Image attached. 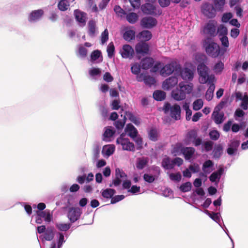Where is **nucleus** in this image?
Here are the masks:
<instances>
[{
    "mask_svg": "<svg viewBox=\"0 0 248 248\" xmlns=\"http://www.w3.org/2000/svg\"><path fill=\"white\" fill-rule=\"evenodd\" d=\"M191 183L189 182H187L182 184L179 187V189L182 192H186L191 190Z\"/></svg>",
    "mask_w": 248,
    "mask_h": 248,
    "instance_id": "obj_37",
    "label": "nucleus"
},
{
    "mask_svg": "<svg viewBox=\"0 0 248 248\" xmlns=\"http://www.w3.org/2000/svg\"><path fill=\"white\" fill-rule=\"evenodd\" d=\"M103 79L106 82H110L113 80V78L109 72H106L104 75Z\"/></svg>",
    "mask_w": 248,
    "mask_h": 248,
    "instance_id": "obj_63",
    "label": "nucleus"
},
{
    "mask_svg": "<svg viewBox=\"0 0 248 248\" xmlns=\"http://www.w3.org/2000/svg\"><path fill=\"white\" fill-rule=\"evenodd\" d=\"M114 11L118 16H123L126 14L125 11L119 5L115 6Z\"/></svg>",
    "mask_w": 248,
    "mask_h": 248,
    "instance_id": "obj_53",
    "label": "nucleus"
},
{
    "mask_svg": "<svg viewBox=\"0 0 248 248\" xmlns=\"http://www.w3.org/2000/svg\"><path fill=\"white\" fill-rule=\"evenodd\" d=\"M127 175L122 170L119 168H116L115 169V178L112 181V184L109 185V187H112L113 185L115 186H119L122 183V179L126 178Z\"/></svg>",
    "mask_w": 248,
    "mask_h": 248,
    "instance_id": "obj_8",
    "label": "nucleus"
},
{
    "mask_svg": "<svg viewBox=\"0 0 248 248\" xmlns=\"http://www.w3.org/2000/svg\"><path fill=\"white\" fill-rule=\"evenodd\" d=\"M157 24V20L153 16H145L140 21V25L143 28L151 29Z\"/></svg>",
    "mask_w": 248,
    "mask_h": 248,
    "instance_id": "obj_9",
    "label": "nucleus"
},
{
    "mask_svg": "<svg viewBox=\"0 0 248 248\" xmlns=\"http://www.w3.org/2000/svg\"><path fill=\"white\" fill-rule=\"evenodd\" d=\"M217 33L219 37L226 36L228 33V30L224 25H220L217 28Z\"/></svg>",
    "mask_w": 248,
    "mask_h": 248,
    "instance_id": "obj_39",
    "label": "nucleus"
},
{
    "mask_svg": "<svg viewBox=\"0 0 248 248\" xmlns=\"http://www.w3.org/2000/svg\"><path fill=\"white\" fill-rule=\"evenodd\" d=\"M148 160L146 158H139L136 163V167L139 170H142L148 164Z\"/></svg>",
    "mask_w": 248,
    "mask_h": 248,
    "instance_id": "obj_30",
    "label": "nucleus"
},
{
    "mask_svg": "<svg viewBox=\"0 0 248 248\" xmlns=\"http://www.w3.org/2000/svg\"><path fill=\"white\" fill-rule=\"evenodd\" d=\"M108 56L109 58H111L114 55L115 47L113 42L108 44L107 47Z\"/></svg>",
    "mask_w": 248,
    "mask_h": 248,
    "instance_id": "obj_40",
    "label": "nucleus"
},
{
    "mask_svg": "<svg viewBox=\"0 0 248 248\" xmlns=\"http://www.w3.org/2000/svg\"><path fill=\"white\" fill-rule=\"evenodd\" d=\"M142 12L146 15H150L152 16L160 15L161 13L159 10L151 3H145L141 7Z\"/></svg>",
    "mask_w": 248,
    "mask_h": 248,
    "instance_id": "obj_7",
    "label": "nucleus"
},
{
    "mask_svg": "<svg viewBox=\"0 0 248 248\" xmlns=\"http://www.w3.org/2000/svg\"><path fill=\"white\" fill-rule=\"evenodd\" d=\"M75 17L80 26L83 27L86 25V16H75Z\"/></svg>",
    "mask_w": 248,
    "mask_h": 248,
    "instance_id": "obj_60",
    "label": "nucleus"
},
{
    "mask_svg": "<svg viewBox=\"0 0 248 248\" xmlns=\"http://www.w3.org/2000/svg\"><path fill=\"white\" fill-rule=\"evenodd\" d=\"M216 24V22L214 21H209L204 27V32L211 36H215L217 35Z\"/></svg>",
    "mask_w": 248,
    "mask_h": 248,
    "instance_id": "obj_12",
    "label": "nucleus"
},
{
    "mask_svg": "<svg viewBox=\"0 0 248 248\" xmlns=\"http://www.w3.org/2000/svg\"><path fill=\"white\" fill-rule=\"evenodd\" d=\"M81 214L82 211L79 208L72 207L68 210L67 217L72 223H74L80 218Z\"/></svg>",
    "mask_w": 248,
    "mask_h": 248,
    "instance_id": "obj_6",
    "label": "nucleus"
},
{
    "mask_svg": "<svg viewBox=\"0 0 248 248\" xmlns=\"http://www.w3.org/2000/svg\"><path fill=\"white\" fill-rule=\"evenodd\" d=\"M144 180L148 183H151L155 181L154 177L148 174H144L143 175Z\"/></svg>",
    "mask_w": 248,
    "mask_h": 248,
    "instance_id": "obj_64",
    "label": "nucleus"
},
{
    "mask_svg": "<svg viewBox=\"0 0 248 248\" xmlns=\"http://www.w3.org/2000/svg\"><path fill=\"white\" fill-rule=\"evenodd\" d=\"M135 37V31L131 30L126 31L123 35L124 39L128 42H130L134 39Z\"/></svg>",
    "mask_w": 248,
    "mask_h": 248,
    "instance_id": "obj_27",
    "label": "nucleus"
},
{
    "mask_svg": "<svg viewBox=\"0 0 248 248\" xmlns=\"http://www.w3.org/2000/svg\"><path fill=\"white\" fill-rule=\"evenodd\" d=\"M206 213L214 220L216 222L219 221V217L218 213L215 212H210L208 210H206Z\"/></svg>",
    "mask_w": 248,
    "mask_h": 248,
    "instance_id": "obj_47",
    "label": "nucleus"
},
{
    "mask_svg": "<svg viewBox=\"0 0 248 248\" xmlns=\"http://www.w3.org/2000/svg\"><path fill=\"white\" fill-rule=\"evenodd\" d=\"M189 169L193 173L198 172L200 170L199 165L196 163L190 165L189 166Z\"/></svg>",
    "mask_w": 248,
    "mask_h": 248,
    "instance_id": "obj_62",
    "label": "nucleus"
},
{
    "mask_svg": "<svg viewBox=\"0 0 248 248\" xmlns=\"http://www.w3.org/2000/svg\"><path fill=\"white\" fill-rule=\"evenodd\" d=\"M143 80L146 85H152L155 83V79L150 76H145L143 78Z\"/></svg>",
    "mask_w": 248,
    "mask_h": 248,
    "instance_id": "obj_43",
    "label": "nucleus"
},
{
    "mask_svg": "<svg viewBox=\"0 0 248 248\" xmlns=\"http://www.w3.org/2000/svg\"><path fill=\"white\" fill-rule=\"evenodd\" d=\"M154 98L157 101H162L166 97V93L162 91H155L153 93Z\"/></svg>",
    "mask_w": 248,
    "mask_h": 248,
    "instance_id": "obj_31",
    "label": "nucleus"
},
{
    "mask_svg": "<svg viewBox=\"0 0 248 248\" xmlns=\"http://www.w3.org/2000/svg\"><path fill=\"white\" fill-rule=\"evenodd\" d=\"M162 166L167 170L171 169L173 168L172 161L169 157H166L162 160Z\"/></svg>",
    "mask_w": 248,
    "mask_h": 248,
    "instance_id": "obj_32",
    "label": "nucleus"
},
{
    "mask_svg": "<svg viewBox=\"0 0 248 248\" xmlns=\"http://www.w3.org/2000/svg\"><path fill=\"white\" fill-rule=\"evenodd\" d=\"M214 165L213 162L211 160H208L205 161L202 165V170L204 172H206V169L208 168L213 167Z\"/></svg>",
    "mask_w": 248,
    "mask_h": 248,
    "instance_id": "obj_56",
    "label": "nucleus"
},
{
    "mask_svg": "<svg viewBox=\"0 0 248 248\" xmlns=\"http://www.w3.org/2000/svg\"><path fill=\"white\" fill-rule=\"evenodd\" d=\"M181 152L184 156L186 160L190 159L195 152V149L193 147H182Z\"/></svg>",
    "mask_w": 248,
    "mask_h": 248,
    "instance_id": "obj_15",
    "label": "nucleus"
},
{
    "mask_svg": "<svg viewBox=\"0 0 248 248\" xmlns=\"http://www.w3.org/2000/svg\"><path fill=\"white\" fill-rule=\"evenodd\" d=\"M135 50L138 54H140L144 56L149 53V46L147 43L141 41L136 45Z\"/></svg>",
    "mask_w": 248,
    "mask_h": 248,
    "instance_id": "obj_10",
    "label": "nucleus"
},
{
    "mask_svg": "<svg viewBox=\"0 0 248 248\" xmlns=\"http://www.w3.org/2000/svg\"><path fill=\"white\" fill-rule=\"evenodd\" d=\"M205 50L207 54L213 58L218 57L220 52L219 46L215 42L209 43L205 47Z\"/></svg>",
    "mask_w": 248,
    "mask_h": 248,
    "instance_id": "obj_4",
    "label": "nucleus"
},
{
    "mask_svg": "<svg viewBox=\"0 0 248 248\" xmlns=\"http://www.w3.org/2000/svg\"><path fill=\"white\" fill-rule=\"evenodd\" d=\"M127 131H129V136L131 138H135L137 136L138 131L136 128L131 124H128L126 126Z\"/></svg>",
    "mask_w": 248,
    "mask_h": 248,
    "instance_id": "obj_34",
    "label": "nucleus"
},
{
    "mask_svg": "<svg viewBox=\"0 0 248 248\" xmlns=\"http://www.w3.org/2000/svg\"><path fill=\"white\" fill-rule=\"evenodd\" d=\"M125 116L129 119V120L133 123L136 125H139L140 124V119L135 116L132 113L130 112H125Z\"/></svg>",
    "mask_w": 248,
    "mask_h": 248,
    "instance_id": "obj_28",
    "label": "nucleus"
},
{
    "mask_svg": "<svg viewBox=\"0 0 248 248\" xmlns=\"http://www.w3.org/2000/svg\"><path fill=\"white\" fill-rule=\"evenodd\" d=\"M187 137L189 140L193 141L197 137V131L195 130H190L187 133Z\"/></svg>",
    "mask_w": 248,
    "mask_h": 248,
    "instance_id": "obj_52",
    "label": "nucleus"
},
{
    "mask_svg": "<svg viewBox=\"0 0 248 248\" xmlns=\"http://www.w3.org/2000/svg\"><path fill=\"white\" fill-rule=\"evenodd\" d=\"M171 95L175 100L177 101L184 100L186 97L183 90L178 88L172 91Z\"/></svg>",
    "mask_w": 248,
    "mask_h": 248,
    "instance_id": "obj_19",
    "label": "nucleus"
},
{
    "mask_svg": "<svg viewBox=\"0 0 248 248\" xmlns=\"http://www.w3.org/2000/svg\"><path fill=\"white\" fill-rule=\"evenodd\" d=\"M116 143L118 144H121L124 150L129 151H135L134 144L131 142L128 139L124 138L122 134L117 139Z\"/></svg>",
    "mask_w": 248,
    "mask_h": 248,
    "instance_id": "obj_5",
    "label": "nucleus"
},
{
    "mask_svg": "<svg viewBox=\"0 0 248 248\" xmlns=\"http://www.w3.org/2000/svg\"><path fill=\"white\" fill-rule=\"evenodd\" d=\"M116 193V190L112 188H107L101 190L102 196L107 199H112Z\"/></svg>",
    "mask_w": 248,
    "mask_h": 248,
    "instance_id": "obj_25",
    "label": "nucleus"
},
{
    "mask_svg": "<svg viewBox=\"0 0 248 248\" xmlns=\"http://www.w3.org/2000/svg\"><path fill=\"white\" fill-rule=\"evenodd\" d=\"M209 136L212 140H216L219 138V134L217 130H213L209 133Z\"/></svg>",
    "mask_w": 248,
    "mask_h": 248,
    "instance_id": "obj_55",
    "label": "nucleus"
},
{
    "mask_svg": "<svg viewBox=\"0 0 248 248\" xmlns=\"http://www.w3.org/2000/svg\"><path fill=\"white\" fill-rule=\"evenodd\" d=\"M201 10L204 16H214L217 9L213 4L205 3L202 5Z\"/></svg>",
    "mask_w": 248,
    "mask_h": 248,
    "instance_id": "obj_13",
    "label": "nucleus"
},
{
    "mask_svg": "<svg viewBox=\"0 0 248 248\" xmlns=\"http://www.w3.org/2000/svg\"><path fill=\"white\" fill-rule=\"evenodd\" d=\"M215 80H213L212 82L208 81L207 83L209 85V87L205 93V98L208 101H210L212 99L214 96V92L215 89V85L214 82Z\"/></svg>",
    "mask_w": 248,
    "mask_h": 248,
    "instance_id": "obj_17",
    "label": "nucleus"
},
{
    "mask_svg": "<svg viewBox=\"0 0 248 248\" xmlns=\"http://www.w3.org/2000/svg\"><path fill=\"white\" fill-rule=\"evenodd\" d=\"M89 33L91 36H93L95 31V22L93 20L89 22Z\"/></svg>",
    "mask_w": 248,
    "mask_h": 248,
    "instance_id": "obj_42",
    "label": "nucleus"
},
{
    "mask_svg": "<svg viewBox=\"0 0 248 248\" xmlns=\"http://www.w3.org/2000/svg\"><path fill=\"white\" fill-rule=\"evenodd\" d=\"M225 0H214L217 10H221L225 4Z\"/></svg>",
    "mask_w": 248,
    "mask_h": 248,
    "instance_id": "obj_44",
    "label": "nucleus"
},
{
    "mask_svg": "<svg viewBox=\"0 0 248 248\" xmlns=\"http://www.w3.org/2000/svg\"><path fill=\"white\" fill-rule=\"evenodd\" d=\"M240 2V0H230L229 1L231 7L234 6V10L237 16H242V13L243 12L242 8L239 5Z\"/></svg>",
    "mask_w": 248,
    "mask_h": 248,
    "instance_id": "obj_20",
    "label": "nucleus"
},
{
    "mask_svg": "<svg viewBox=\"0 0 248 248\" xmlns=\"http://www.w3.org/2000/svg\"><path fill=\"white\" fill-rule=\"evenodd\" d=\"M203 105V102L202 99H198L193 103V109L197 111L201 109Z\"/></svg>",
    "mask_w": 248,
    "mask_h": 248,
    "instance_id": "obj_36",
    "label": "nucleus"
},
{
    "mask_svg": "<svg viewBox=\"0 0 248 248\" xmlns=\"http://www.w3.org/2000/svg\"><path fill=\"white\" fill-rule=\"evenodd\" d=\"M149 139L153 141H156L159 136L158 132L156 128H151L148 132Z\"/></svg>",
    "mask_w": 248,
    "mask_h": 248,
    "instance_id": "obj_29",
    "label": "nucleus"
},
{
    "mask_svg": "<svg viewBox=\"0 0 248 248\" xmlns=\"http://www.w3.org/2000/svg\"><path fill=\"white\" fill-rule=\"evenodd\" d=\"M121 54L123 58L131 59L134 56V51L129 45H124L123 46Z\"/></svg>",
    "mask_w": 248,
    "mask_h": 248,
    "instance_id": "obj_11",
    "label": "nucleus"
},
{
    "mask_svg": "<svg viewBox=\"0 0 248 248\" xmlns=\"http://www.w3.org/2000/svg\"><path fill=\"white\" fill-rule=\"evenodd\" d=\"M101 51L98 50H96L92 52L91 55V58L93 61H96L98 59L101 55Z\"/></svg>",
    "mask_w": 248,
    "mask_h": 248,
    "instance_id": "obj_49",
    "label": "nucleus"
},
{
    "mask_svg": "<svg viewBox=\"0 0 248 248\" xmlns=\"http://www.w3.org/2000/svg\"><path fill=\"white\" fill-rule=\"evenodd\" d=\"M180 71L181 72V76L183 79L186 80L192 79L194 73L192 70L187 67H186L182 70H180Z\"/></svg>",
    "mask_w": 248,
    "mask_h": 248,
    "instance_id": "obj_16",
    "label": "nucleus"
},
{
    "mask_svg": "<svg viewBox=\"0 0 248 248\" xmlns=\"http://www.w3.org/2000/svg\"><path fill=\"white\" fill-rule=\"evenodd\" d=\"M124 198V196L123 195H116L115 196H113L111 200L110 203L111 204L116 203V202L122 201Z\"/></svg>",
    "mask_w": 248,
    "mask_h": 248,
    "instance_id": "obj_50",
    "label": "nucleus"
},
{
    "mask_svg": "<svg viewBox=\"0 0 248 248\" xmlns=\"http://www.w3.org/2000/svg\"><path fill=\"white\" fill-rule=\"evenodd\" d=\"M179 86V89L183 90V92L185 93L186 96V94L190 93L192 90V86L184 82H180Z\"/></svg>",
    "mask_w": 248,
    "mask_h": 248,
    "instance_id": "obj_26",
    "label": "nucleus"
},
{
    "mask_svg": "<svg viewBox=\"0 0 248 248\" xmlns=\"http://www.w3.org/2000/svg\"><path fill=\"white\" fill-rule=\"evenodd\" d=\"M125 115L124 116V119L123 120H118L115 122V126L118 129H122L123 128L124 124L125 123L126 120Z\"/></svg>",
    "mask_w": 248,
    "mask_h": 248,
    "instance_id": "obj_45",
    "label": "nucleus"
},
{
    "mask_svg": "<svg viewBox=\"0 0 248 248\" xmlns=\"http://www.w3.org/2000/svg\"><path fill=\"white\" fill-rule=\"evenodd\" d=\"M154 63L153 59L149 57L145 58L141 62V67L143 69H148L152 66Z\"/></svg>",
    "mask_w": 248,
    "mask_h": 248,
    "instance_id": "obj_24",
    "label": "nucleus"
},
{
    "mask_svg": "<svg viewBox=\"0 0 248 248\" xmlns=\"http://www.w3.org/2000/svg\"><path fill=\"white\" fill-rule=\"evenodd\" d=\"M224 114L223 112H219L218 110H214L212 117L216 124H220L224 121Z\"/></svg>",
    "mask_w": 248,
    "mask_h": 248,
    "instance_id": "obj_18",
    "label": "nucleus"
},
{
    "mask_svg": "<svg viewBox=\"0 0 248 248\" xmlns=\"http://www.w3.org/2000/svg\"><path fill=\"white\" fill-rule=\"evenodd\" d=\"M68 0H60L58 5L59 10L62 11L66 10L69 6Z\"/></svg>",
    "mask_w": 248,
    "mask_h": 248,
    "instance_id": "obj_35",
    "label": "nucleus"
},
{
    "mask_svg": "<svg viewBox=\"0 0 248 248\" xmlns=\"http://www.w3.org/2000/svg\"><path fill=\"white\" fill-rule=\"evenodd\" d=\"M242 100L241 107L243 109L247 110L248 108V95L245 94Z\"/></svg>",
    "mask_w": 248,
    "mask_h": 248,
    "instance_id": "obj_46",
    "label": "nucleus"
},
{
    "mask_svg": "<svg viewBox=\"0 0 248 248\" xmlns=\"http://www.w3.org/2000/svg\"><path fill=\"white\" fill-rule=\"evenodd\" d=\"M54 235L52 228H47L44 234V238L46 240L51 241L54 238Z\"/></svg>",
    "mask_w": 248,
    "mask_h": 248,
    "instance_id": "obj_33",
    "label": "nucleus"
},
{
    "mask_svg": "<svg viewBox=\"0 0 248 248\" xmlns=\"http://www.w3.org/2000/svg\"><path fill=\"white\" fill-rule=\"evenodd\" d=\"M224 69V63L219 61L217 62L213 67V70L214 72L216 74H220L222 71Z\"/></svg>",
    "mask_w": 248,
    "mask_h": 248,
    "instance_id": "obj_38",
    "label": "nucleus"
},
{
    "mask_svg": "<svg viewBox=\"0 0 248 248\" xmlns=\"http://www.w3.org/2000/svg\"><path fill=\"white\" fill-rule=\"evenodd\" d=\"M177 83L178 79L176 77H170L163 82V88L165 90H170L174 87Z\"/></svg>",
    "mask_w": 248,
    "mask_h": 248,
    "instance_id": "obj_14",
    "label": "nucleus"
},
{
    "mask_svg": "<svg viewBox=\"0 0 248 248\" xmlns=\"http://www.w3.org/2000/svg\"><path fill=\"white\" fill-rule=\"evenodd\" d=\"M56 227L61 231H67L69 229V228L71 227V224L70 223L67 224V223H57Z\"/></svg>",
    "mask_w": 248,
    "mask_h": 248,
    "instance_id": "obj_41",
    "label": "nucleus"
},
{
    "mask_svg": "<svg viewBox=\"0 0 248 248\" xmlns=\"http://www.w3.org/2000/svg\"><path fill=\"white\" fill-rule=\"evenodd\" d=\"M37 215L38 217L44 218L45 221L46 222H50L51 221L52 215H51L48 210H46L44 211H37Z\"/></svg>",
    "mask_w": 248,
    "mask_h": 248,
    "instance_id": "obj_22",
    "label": "nucleus"
},
{
    "mask_svg": "<svg viewBox=\"0 0 248 248\" xmlns=\"http://www.w3.org/2000/svg\"><path fill=\"white\" fill-rule=\"evenodd\" d=\"M181 70V66L176 62H171L166 64L160 70L161 75L165 76L170 75L174 71H180Z\"/></svg>",
    "mask_w": 248,
    "mask_h": 248,
    "instance_id": "obj_3",
    "label": "nucleus"
},
{
    "mask_svg": "<svg viewBox=\"0 0 248 248\" xmlns=\"http://www.w3.org/2000/svg\"><path fill=\"white\" fill-rule=\"evenodd\" d=\"M165 113L170 111V116L175 120H179L181 119V108L179 105L175 104L171 106L169 103H166L163 108Z\"/></svg>",
    "mask_w": 248,
    "mask_h": 248,
    "instance_id": "obj_2",
    "label": "nucleus"
},
{
    "mask_svg": "<svg viewBox=\"0 0 248 248\" xmlns=\"http://www.w3.org/2000/svg\"><path fill=\"white\" fill-rule=\"evenodd\" d=\"M100 74L101 70L98 68H93L89 71V74L92 77L99 75Z\"/></svg>",
    "mask_w": 248,
    "mask_h": 248,
    "instance_id": "obj_61",
    "label": "nucleus"
},
{
    "mask_svg": "<svg viewBox=\"0 0 248 248\" xmlns=\"http://www.w3.org/2000/svg\"><path fill=\"white\" fill-rule=\"evenodd\" d=\"M208 67L203 63H201L197 66V71L199 75V81L201 84H205L210 81L212 82L215 80V76L211 74H208Z\"/></svg>",
    "mask_w": 248,
    "mask_h": 248,
    "instance_id": "obj_1",
    "label": "nucleus"
},
{
    "mask_svg": "<svg viewBox=\"0 0 248 248\" xmlns=\"http://www.w3.org/2000/svg\"><path fill=\"white\" fill-rule=\"evenodd\" d=\"M137 37H139L142 41L145 42L150 40L152 37V34L149 31L144 30L140 32Z\"/></svg>",
    "mask_w": 248,
    "mask_h": 248,
    "instance_id": "obj_21",
    "label": "nucleus"
},
{
    "mask_svg": "<svg viewBox=\"0 0 248 248\" xmlns=\"http://www.w3.org/2000/svg\"><path fill=\"white\" fill-rule=\"evenodd\" d=\"M219 39L221 42V44L223 46L225 47H228L229 46V42L227 35L219 37Z\"/></svg>",
    "mask_w": 248,
    "mask_h": 248,
    "instance_id": "obj_59",
    "label": "nucleus"
},
{
    "mask_svg": "<svg viewBox=\"0 0 248 248\" xmlns=\"http://www.w3.org/2000/svg\"><path fill=\"white\" fill-rule=\"evenodd\" d=\"M240 145V141L237 140H233L231 141V143L229 144L228 146L237 151V149Z\"/></svg>",
    "mask_w": 248,
    "mask_h": 248,
    "instance_id": "obj_54",
    "label": "nucleus"
},
{
    "mask_svg": "<svg viewBox=\"0 0 248 248\" xmlns=\"http://www.w3.org/2000/svg\"><path fill=\"white\" fill-rule=\"evenodd\" d=\"M214 143L211 141H207L204 142V147L206 152H209L212 150Z\"/></svg>",
    "mask_w": 248,
    "mask_h": 248,
    "instance_id": "obj_58",
    "label": "nucleus"
},
{
    "mask_svg": "<svg viewBox=\"0 0 248 248\" xmlns=\"http://www.w3.org/2000/svg\"><path fill=\"white\" fill-rule=\"evenodd\" d=\"M223 148L221 144L216 145L213 151V157L218 159L223 154Z\"/></svg>",
    "mask_w": 248,
    "mask_h": 248,
    "instance_id": "obj_23",
    "label": "nucleus"
},
{
    "mask_svg": "<svg viewBox=\"0 0 248 248\" xmlns=\"http://www.w3.org/2000/svg\"><path fill=\"white\" fill-rule=\"evenodd\" d=\"M170 178L172 181L179 182L182 178V176L180 172H177L176 173H171L170 175Z\"/></svg>",
    "mask_w": 248,
    "mask_h": 248,
    "instance_id": "obj_48",
    "label": "nucleus"
},
{
    "mask_svg": "<svg viewBox=\"0 0 248 248\" xmlns=\"http://www.w3.org/2000/svg\"><path fill=\"white\" fill-rule=\"evenodd\" d=\"M131 72L135 74L138 75L140 73V65L137 63L134 64L131 68Z\"/></svg>",
    "mask_w": 248,
    "mask_h": 248,
    "instance_id": "obj_51",
    "label": "nucleus"
},
{
    "mask_svg": "<svg viewBox=\"0 0 248 248\" xmlns=\"http://www.w3.org/2000/svg\"><path fill=\"white\" fill-rule=\"evenodd\" d=\"M108 39V30L106 29L101 33V42L102 44H104L106 42Z\"/></svg>",
    "mask_w": 248,
    "mask_h": 248,
    "instance_id": "obj_57",
    "label": "nucleus"
}]
</instances>
